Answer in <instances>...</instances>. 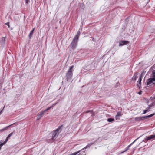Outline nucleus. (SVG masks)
Returning <instances> with one entry per match:
<instances>
[{"mask_svg": "<svg viewBox=\"0 0 155 155\" xmlns=\"http://www.w3.org/2000/svg\"><path fill=\"white\" fill-rule=\"evenodd\" d=\"M141 78H142V76L141 75H140L139 78V81H138V82L139 83V84H140V83H141V81L142 80Z\"/></svg>", "mask_w": 155, "mask_h": 155, "instance_id": "4be33fe9", "label": "nucleus"}, {"mask_svg": "<svg viewBox=\"0 0 155 155\" xmlns=\"http://www.w3.org/2000/svg\"><path fill=\"white\" fill-rule=\"evenodd\" d=\"M155 84V80L152 78H150L147 82V85L148 86H151L152 85Z\"/></svg>", "mask_w": 155, "mask_h": 155, "instance_id": "20e7f679", "label": "nucleus"}, {"mask_svg": "<svg viewBox=\"0 0 155 155\" xmlns=\"http://www.w3.org/2000/svg\"><path fill=\"white\" fill-rule=\"evenodd\" d=\"M128 42L126 41H122L120 42L119 46H121L123 45L126 44Z\"/></svg>", "mask_w": 155, "mask_h": 155, "instance_id": "1a4fd4ad", "label": "nucleus"}, {"mask_svg": "<svg viewBox=\"0 0 155 155\" xmlns=\"http://www.w3.org/2000/svg\"><path fill=\"white\" fill-rule=\"evenodd\" d=\"M155 139V135H150L149 136L147 137L146 138H145L143 140V141L145 142H147L149 140H151V139L154 140Z\"/></svg>", "mask_w": 155, "mask_h": 155, "instance_id": "423d86ee", "label": "nucleus"}, {"mask_svg": "<svg viewBox=\"0 0 155 155\" xmlns=\"http://www.w3.org/2000/svg\"><path fill=\"white\" fill-rule=\"evenodd\" d=\"M138 75V73L137 72H136L134 73V76L132 78V80L135 81L137 78V75Z\"/></svg>", "mask_w": 155, "mask_h": 155, "instance_id": "9b49d317", "label": "nucleus"}, {"mask_svg": "<svg viewBox=\"0 0 155 155\" xmlns=\"http://www.w3.org/2000/svg\"><path fill=\"white\" fill-rule=\"evenodd\" d=\"M5 108V106L3 108L2 110H1L0 111V115H1L2 113V110H3Z\"/></svg>", "mask_w": 155, "mask_h": 155, "instance_id": "a878e982", "label": "nucleus"}, {"mask_svg": "<svg viewBox=\"0 0 155 155\" xmlns=\"http://www.w3.org/2000/svg\"><path fill=\"white\" fill-rule=\"evenodd\" d=\"M93 144V143H90L89 144H87L86 146V147H85L84 148L85 149H86L88 147H89V146H90L92 144Z\"/></svg>", "mask_w": 155, "mask_h": 155, "instance_id": "412c9836", "label": "nucleus"}, {"mask_svg": "<svg viewBox=\"0 0 155 155\" xmlns=\"http://www.w3.org/2000/svg\"><path fill=\"white\" fill-rule=\"evenodd\" d=\"M153 78L155 80V72H153Z\"/></svg>", "mask_w": 155, "mask_h": 155, "instance_id": "b1692460", "label": "nucleus"}, {"mask_svg": "<svg viewBox=\"0 0 155 155\" xmlns=\"http://www.w3.org/2000/svg\"><path fill=\"white\" fill-rule=\"evenodd\" d=\"M78 39L74 38L73 40L72 41L71 45V48L73 50H74L76 47Z\"/></svg>", "mask_w": 155, "mask_h": 155, "instance_id": "7ed1b4c3", "label": "nucleus"}, {"mask_svg": "<svg viewBox=\"0 0 155 155\" xmlns=\"http://www.w3.org/2000/svg\"><path fill=\"white\" fill-rule=\"evenodd\" d=\"M51 108V107H49L48 108L46 109L44 111H43V112L45 113V112H47V111H48V110H49Z\"/></svg>", "mask_w": 155, "mask_h": 155, "instance_id": "5701e85b", "label": "nucleus"}, {"mask_svg": "<svg viewBox=\"0 0 155 155\" xmlns=\"http://www.w3.org/2000/svg\"><path fill=\"white\" fill-rule=\"evenodd\" d=\"M63 127V125L59 126L57 129L53 131V134L52 136V140H55L57 137L59 133L61 131L62 127Z\"/></svg>", "mask_w": 155, "mask_h": 155, "instance_id": "f257e3e1", "label": "nucleus"}, {"mask_svg": "<svg viewBox=\"0 0 155 155\" xmlns=\"http://www.w3.org/2000/svg\"><path fill=\"white\" fill-rule=\"evenodd\" d=\"M135 120L136 121H140L143 120L144 119L143 117H139L135 118Z\"/></svg>", "mask_w": 155, "mask_h": 155, "instance_id": "9d476101", "label": "nucleus"}, {"mask_svg": "<svg viewBox=\"0 0 155 155\" xmlns=\"http://www.w3.org/2000/svg\"><path fill=\"white\" fill-rule=\"evenodd\" d=\"M121 116V114L120 112H118L115 117V118L116 120L119 119V117Z\"/></svg>", "mask_w": 155, "mask_h": 155, "instance_id": "ddd939ff", "label": "nucleus"}, {"mask_svg": "<svg viewBox=\"0 0 155 155\" xmlns=\"http://www.w3.org/2000/svg\"><path fill=\"white\" fill-rule=\"evenodd\" d=\"M141 92H138V94H141Z\"/></svg>", "mask_w": 155, "mask_h": 155, "instance_id": "c756f323", "label": "nucleus"}, {"mask_svg": "<svg viewBox=\"0 0 155 155\" xmlns=\"http://www.w3.org/2000/svg\"><path fill=\"white\" fill-rule=\"evenodd\" d=\"M18 124V123H17V122H15V123H14L13 124H12L10 125L9 126H7V127H5L4 129H2L1 130V131H4V130H6L8 128V127H10V126H12V125H17Z\"/></svg>", "mask_w": 155, "mask_h": 155, "instance_id": "f8f14e48", "label": "nucleus"}, {"mask_svg": "<svg viewBox=\"0 0 155 155\" xmlns=\"http://www.w3.org/2000/svg\"><path fill=\"white\" fill-rule=\"evenodd\" d=\"M150 107H151V106H150V105H149L148 107H149L150 108Z\"/></svg>", "mask_w": 155, "mask_h": 155, "instance_id": "7c9ffc66", "label": "nucleus"}, {"mask_svg": "<svg viewBox=\"0 0 155 155\" xmlns=\"http://www.w3.org/2000/svg\"><path fill=\"white\" fill-rule=\"evenodd\" d=\"M44 114V113L43 112V111L39 112L37 115V120H39L42 117V116Z\"/></svg>", "mask_w": 155, "mask_h": 155, "instance_id": "0eeeda50", "label": "nucleus"}, {"mask_svg": "<svg viewBox=\"0 0 155 155\" xmlns=\"http://www.w3.org/2000/svg\"><path fill=\"white\" fill-rule=\"evenodd\" d=\"M4 144H5L4 143H0V150L1 149L2 146Z\"/></svg>", "mask_w": 155, "mask_h": 155, "instance_id": "393cba45", "label": "nucleus"}, {"mask_svg": "<svg viewBox=\"0 0 155 155\" xmlns=\"http://www.w3.org/2000/svg\"><path fill=\"white\" fill-rule=\"evenodd\" d=\"M5 24L7 25H8V26H9V25H9V23L8 22L6 23Z\"/></svg>", "mask_w": 155, "mask_h": 155, "instance_id": "c85d7f7f", "label": "nucleus"}, {"mask_svg": "<svg viewBox=\"0 0 155 155\" xmlns=\"http://www.w3.org/2000/svg\"><path fill=\"white\" fill-rule=\"evenodd\" d=\"M150 108L149 107H147L146 110H144L143 111V114H145L147 112H148L150 111L149 110Z\"/></svg>", "mask_w": 155, "mask_h": 155, "instance_id": "6ab92c4d", "label": "nucleus"}, {"mask_svg": "<svg viewBox=\"0 0 155 155\" xmlns=\"http://www.w3.org/2000/svg\"><path fill=\"white\" fill-rule=\"evenodd\" d=\"M81 150H79V151H78L76 152H75L77 153V154H78V153H79L81 151Z\"/></svg>", "mask_w": 155, "mask_h": 155, "instance_id": "bb28decb", "label": "nucleus"}, {"mask_svg": "<svg viewBox=\"0 0 155 155\" xmlns=\"http://www.w3.org/2000/svg\"><path fill=\"white\" fill-rule=\"evenodd\" d=\"M114 119L112 118H109L107 119V121L109 122H111L114 120Z\"/></svg>", "mask_w": 155, "mask_h": 155, "instance_id": "aec40b11", "label": "nucleus"}, {"mask_svg": "<svg viewBox=\"0 0 155 155\" xmlns=\"http://www.w3.org/2000/svg\"><path fill=\"white\" fill-rule=\"evenodd\" d=\"M155 139V135H150L149 136L147 137L146 138H145L143 140V141L145 142H147L149 140H151V139L154 140Z\"/></svg>", "mask_w": 155, "mask_h": 155, "instance_id": "39448f33", "label": "nucleus"}, {"mask_svg": "<svg viewBox=\"0 0 155 155\" xmlns=\"http://www.w3.org/2000/svg\"><path fill=\"white\" fill-rule=\"evenodd\" d=\"M74 68V66L72 65L69 67V68L66 74V77L67 81H68L71 79L73 75V68Z\"/></svg>", "mask_w": 155, "mask_h": 155, "instance_id": "f03ea898", "label": "nucleus"}, {"mask_svg": "<svg viewBox=\"0 0 155 155\" xmlns=\"http://www.w3.org/2000/svg\"><path fill=\"white\" fill-rule=\"evenodd\" d=\"M12 134H13V133L12 132L10 134H9V135L7 137L4 143L5 144L6 143V142L8 141V139L10 138V137Z\"/></svg>", "mask_w": 155, "mask_h": 155, "instance_id": "4468645a", "label": "nucleus"}, {"mask_svg": "<svg viewBox=\"0 0 155 155\" xmlns=\"http://www.w3.org/2000/svg\"><path fill=\"white\" fill-rule=\"evenodd\" d=\"M80 34V32L79 31H78L77 35H75V36L74 38L78 39Z\"/></svg>", "mask_w": 155, "mask_h": 155, "instance_id": "2eb2a0df", "label": "nucleus"}, {"mask_svg": "<svg viewBox=\"0 0 155 155\" xmlns=\"http://www.w3.org/2000/svg\"><path fill=\"white\" fill-rule=\"evenodd\" d=\"M1 41L2 43V44L4 45L5 43V37H2Z\"/></svg>", "mask_w": 155, "mask_h": 155, "instance_id": "f3484780", "label": "nucleus"}, {"mask_svg": "<svg viewBox=\"0 0 155 155\" xmlns=\"http://www.w3.org/2000/svg\"><path fill=\"white\" fill-rule=\"evenodd\" d=\"M154 115V114H151L149 115H148L147 116H143L144 119H147L148 118L150 117H151L153 116Z\"/></svg>", "mask_w": 155, "mask_h": 155, "instance_id": "a211bd4d", "label": "nucleus"}, {"mask_svg": "<svg viewBox=\"0 0 155 155\" xmlns=\"http://www.w3.org/2000/svg\"><path fill=\"white\" fill-rule=\"evenodd\" d=\"M29 0H26V2L27 3H28L29 2Z\"/></svg>", "mask_w": 155, "mask_h": 155, "instance_id": "cd10ccee", "label": "nucleus"}, {"mask_svg": "<svg viewBox=\"0 0 155 155\" xmlns=\"http://www.w3.org/2000/svg\"><path fill=\"white\" fill-rule=\"evenodd\" d=\"M140 137H138L137 139H136L135 140H134L129 145H128L125 149V150L124 152H126L127 150H129L130 147L136 141V140L139 138Z\"/></svg>", "mask_w": 155, "mask_h": 155, "instance_id": "6e6552de", "label": "nucleus"}, {"mask_svg": "<svg viewBox=\"0 0 155 155\" xmlns=\"http://www.w3.org/2000/svg\"><path fill=\"white\" fill-rule=\"evenodd\" d=\"M35 30V28H33L32 30L30 32L29 35V37L30 38H31V36L33 34L34 31Z\"/></svg>", "mask_w": 155, "mask_h": 155, "instance_id": "dca6fc26", "label": "nucleus"}]
</instances>
